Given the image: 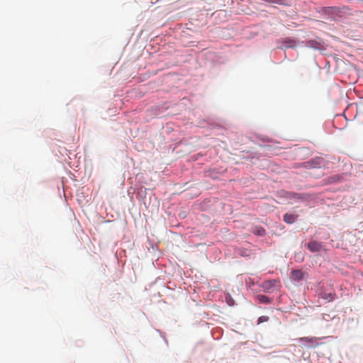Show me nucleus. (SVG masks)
<instances>
[{
    "instance_id": "obj_8",
    "label": "nucleus",
    "mask_w": 363,
    "mask_h": 363,
    "mask_svg": "<svg viewBox=\"0 0 363 363\" xmlns=\"http://www.w3.org/2000/svg\"><path fill=\"white\" fill-rule=\"evenodd\" d=\"M335 297V294H332V293H330L328 294H325L323 296L324 298L328 299L329 301L334 300Z\"/></svg>"
},
{
    "instance_id": "obj_6",
    "label": "nucleus",
    "mask_w": 363,
    "mask_h": 363,
    "mask_svg": "<svg viewBox=\"0 0 363 363\" xmlns=\"http://www.w3.org/2000/svg\"><path fill=\"white\" fill-rule=\"evenodd\" d=\"M256 299L260 303L263 304H268L272 302L271 298H269L268 296L263 295V294H259L256 296Z\"/></svg>"
},
{
    "instance_id": "obj_9",
    "label": "nucleus",
    "mask_w": 363,
    "mask_h": 363,
    "mask_svg": "<svg viewBox=\"0 0 363 363\" xmlns=\"http://www.w3.org/2000/svg\"><path fill=\"white\" fill-rule=\"evenodd\" d=\"M267 320V319H264V320ZM262 320H263V319H262H262H259V321H258V323H258V324H259L260 323H262Z\"/></svg>"
},
{
    "instance_id": "obj_3",
    "label": "nucleus",
    "mask_w": 363,
    "mask_h": 363,
    "mask_svg": "<svg viewBox=\"0 0 363 363\" xmlns=\"http://www.w3.org/2000/svg\"><path fill=\"white\" fill-rule=\"evenodd\" d=\"M307 247L311 252H318L323 250V245L322 242L315 240L310 241L307 244Z\"/></svg>"
},
{
    "instance_id": "obj_4",
    "label": "nucleus",
    "mask_w": 363,
    "mask_h": 363,
    "mask_svg": "<svg viewBox=\"0 0 363 363\" xmlns=\"http://www.w3.org/2000/svg\"><path fill=\"white\" fill-rule=\"evenodd\" d=\"M306 164L307 167L311 168H320L323 165V159L321 157H315L308 161Z\"/></svg>"
},
{
    "instance_id": "obj_1",
    "label": "nucleus",
    "mask_w": 363,
    "mask_h": 363,
    "mask_svg": "<svg viewBox=\"0 0 363 363\" xmlns=\"http://www.w3.org/2000/svg\"><path fill=\"white\" fill-rule=\"evenodd\" d=\"M262 291L267 293H272L279 291L281 286L280 281L278 279H270L263 281L260 285Z\"/></svg>"
},
{
    "instance_id": "obj_2",
    "label": "nucleus",
    "mask_w": 363,
    "mask_h": 363,
    "mask_svg": "<svg viewBox=\"0 0 363 363\" xmlns=\"http://www.w3.org/2000/svg\"><path fill=\"white\" fill-rule=\"evenodd\" d=\"M323 337H300L298 340L299 342H303L307 344L308 347H315L319 345L318 340H323Z\"/></svg>"
},
{
    "instance_id": "obj_7",
    "label": "nucleus",
    "mask_w": 363,
    "mask_h": 363,
    "mask_svg": "<svg viewBox=\"0 0 363 363\" xmlns=\"http://www.w3.org/2000/svg\"><path fill=\"white\" fill-rule=\"evenodd\" d=\"M291 277L296 281L301 280L303 278V273L299 269L293 270L291 272Z\"/></svg>"
},
{
    "instance_id": "obj_5",
    "label": "nucleus",
    "mask_w": 363,
    "mask_h": 363,
    "mask_svg": "<svg viewBox=\"0 0 363 363\" xmlns=\"http://www.w3.org/2000/svg\"><path fill=\"white\" fill-rule=\"evenodd\" d=\"M297 218H298L297 215L286 213L284 216V220L289 224H292L296 221Z\"/></svg>"
},
{
    "instance_id": "obj_10",
    "label": "nucleus",
    "mask_w": 363,
    "mask_h": 363,
    "mask_svg": "<svg viewBox=\"0 0 363 363\" xmlns=\"http://www.w3.org/2000/svg\"><path fill=\"white\" fill-rule=\"evenodd\" d=\"M258 234H259V235H262V234H261V231H259H259H258Z\"/></svg>"
}]
</instances>
